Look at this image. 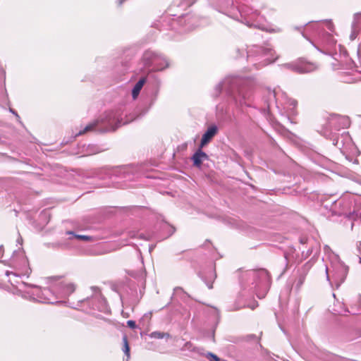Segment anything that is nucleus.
I'll return each instance as SVG.
<instances>
[{
	"instance_id": "nucleus-1",
	"label": "nucleus",
	"mask_w": 361,
	"mask_h": 361,
	"mask_svg": "<svg viewBox=\"0 0 361 361\" xmlns=\"http://www.w3.org/2000/svg\"><path fill=\"white\" fill-rule=\"evenodd\" d=\"M216 94L218 95L221 90H225L228 95L240 105L247 104L251 96L250 90L242 85L241 81L237 78H226L216 87Z\"/></svg>"
},
{
	"instance_id": "nucleus-2",
	"label": "nucleus",
	"mask_w": 361,
	"mask_h": 361,
	"mask_svg": "<svg viewBox=\"0 0 361 361\" xmlns=\"http://www.w3.org/2000/svg\"><path fill=\"white\" fill-rule=\"evenodd\" d=\"M121 126L119 115L117 112L109 111L100 118L89 123L82 130L75 133V137L82 135L87 132L96 130L101 133L116 130Z\"/></svg>"
},
{
	"instance_id": "nucleus-3",
	"label": "nucleus",
	"mask_w": 361,
	"mask_h": 361,
	"mask_svg": "<svg viewBox=\"0 0 361 361\" xmlns=\"http://www.w3.org/2000/svg\"><path fill=\"white\" fill-rule=\"evenodd\" d=\"M331 269H326V278L329 281V273L331 274L333 282L336 288H339L341 283L345 281L348 274V267L341 262H337L331 265Z\"/></svg>"
},
{
	"instance_id": "nucleus-4",
	"label": "nucleus",
	"mask_w": 361,
	"mask_h": 361,
	"mask_svg": "<svg viewBox=\"0 0 361 361\" xmlns=\"http://www.w3.org/2000/svg\"><path fill=\"white\" fill-rule=\"evenodd\" d=\"M142 59L147 66H154L157 71H162L169 66V62L162 55L153 51H147L142 56Z\"/></svg>"
},
{
	"instance_id": "nucleus-5",
	"label": "nucleus",
	"mask_w": 361,
	"mask_h": 361,
	"mask_svg": "<svg viewBox=\"0 0 361 361\" xmlns=\"http://www.w3.org/2000/svg\"><path fill=\"white\" fill-rule=\"evenodd\" d=\"M254 276L258 279V282L256 285L257 295L259 298H263L265 293L268 290L269 285V276L268 272L264 269H261L257 271L253 272Z\"/></svg>"
},
{
	"instance_id": "nucleus-6",
	"label": "nucleus",
	"mask_w": 361,
	"mask_h": 361,
	"mask_svg": "<svg viewBox=\"0 0 361 361\" xmlns=\"http://www.w3.org/2000/svg\"><path fill=\"white\" fill-rule=\"evenodd\" d=\"M294 71L299 73H306L317 69V66L314 63L301 60L294 64L288 65Z\"/></svg>"
},
{
	"instance_id": "nucleus-7",
	"label": "nucleus",
	"mask_w": 361,
	"mask_h": 361,
	"mask_svg": "<svg viewBox=\"0 0 361 361\" xmlns=\"http://www.w3.org/2000/svg\"><path fill=\"white\" fill-rule=\"evenodd\" d=\"M257 51L260 53V58H264L263 66H267V64L273 63L277 59V56H275V52L272 50L271 47H267L257 48Z\"/></svg>"
},
{
	"instance_id": "nucleus-8",
	"label": "nucleus",
	"mask_w": 361,
	"mask_h": 361,
	"mask_svg": "<svg viewBox=\"0 0 361 361\" xmlns=\"http://www.w3.org/2000/svg\"><path fill=\"white\" fill-rule=\"evenodd\" d=\"M37 294L39 298V301L41 302L51 304L57 302V301H55L53 299V294L49 288H44L42 290H39V293H37Z\"/></svg>"
},
{
	"instance_id": "nucleus-9",
	"label": "nucleus",
	"mask_w": 361,
	"mask_h": 361,
	"mask_svg": "<svg viewBox=\"0 0 361 361\" xmlns=\"http://www.w3.org/2000/svg\"><path fill=\"white\" fill-rule=\"evenodd\" d=\"M217 133V128L215 126H210L207 131L203 134L201 142H200V148H202L204 145H206L210 140L213 138V137Z\"/></svg>"
},
{
	"instance_id": "nucleus-10",
	"label": "nucleus",
	"mask_w": 361,
	"mask_h": 361,
	"mask_svg": "<svg viewBox=\"0 0 361 361\" xmlns=\"http://www.w3.org/2000/svg\"><path fill=\"white\" fill-rule=\"evenodd\" d=\"M207 159V154L202 150V148H200V147L192 157L194 166L198 168L201 166L202 161Z\"/></svg>"
},
{
	"instance_id": "nucleus-11",
	"label": "nucleus",
	"mask_w": 361,
	"mask_h": 361,
	"mask_svg": "<svg viewBox=\"0 0 361 361\" xmlns=\"http://www.w3.org/2000/svg\"><path fill=\"white\" fill-rule=\"evenodd\" d=\"M146 82V78H142L135 85L133 90H132V97L134 99H135L140 94V90H142L143 85Z\"/></svg>"
},
{
	"instance_id": "nucleus-12",
	"label": "nucleus",
	"mask_w": 361,
	"mask_h": 361,
	"mask_svg": "<svg viewBox=\"0 0 361 361\" xmlns=\"http://www.w3.org/2000/svg\"><path fill=\"white\" fill-rule=\"evenodd\" d=\"M61 295L62 296H67L71 294L75 291V286L73 283H61Z\"/></svg>"
},
{
	"instance_id": "nucleus-13",
	"label": "nucleus",
	"mask_w": 361,
	"mask_h": 361,
	"mask_svg": "<svg viewBox=\"0 0 361 361\" xmlns=\"http://www.w3.org/2000/svg\"><path fill=\"white\" fill-rule=\"evenodd\" d=\"M123 350L126 355L127 356V358L128 359L130 357V348L128 342L127 337L125 336L123 338Z\"/></svg>"
},
{
	"instance_id": "nucleus-14",
	"label": "nucleus",
	"mask_w": 361,
	"mask_h": 361,
	"mask_svg": "<svg viewBox=\"0 0 361 361\" xmlns=\"http://www.w3.org/2000/svg\"><path fill=\"white\" fill-rule=\"evenodd\" d=\"M67 234L68 235H72L74 238L78 239V240H85V241H88V240H90L92 239V237L90 236V235H75L73 233V232L72 231H68L67 232Z\"/></svg>"
},
{
	"instance_id": "nucleus-15",
	"label": "nucleus",
	"mask_w": 361,
	"mask_h": 361,
	"mask_svg": "<svg viewBox=\"0 0 361 361\" xmlns=\"http://www.w3.org/2000/svg\"><path fill=\"white\" fill-rule=\"evenodd\" d=\"M164 336H169V334H164L160 331H154L151 334V337L155 338H163Z\"/></svg>"
},
{
	"instance_id": "nucleus-16",
	"label": "nucleus",
	"mask_w": 361,
	"mask_h": 361,
	"mask_svg": "<svg viewBox=\"0 0 361 361\" xmlns=\"http://www.w3.org/2000/svg\"><path fill=\"white\" fill-rule=\"evenodd\" d=\"M287 104L288 105L290 110L293 111L295 109V107L297 106L298 102L294 99H288V102H287Z\"/></svg>"
},
{
	"instance_id": "nucleus-17",
	"label": "nucleus",
	"mask_w": 361,
	"mask_h": 361,
	"mask_svg": "<svg viewBox=\"0 0 361 361\" xmlns=\"http://www.w3.org/2000/svg\"><path fill=\"white\" fill-rule=\"evenodd\" d=\"M206 357L210 360V361H220V359L214 354L212 353H207L206 355Z\"/></svg>"
},
{
	"instance_id": "nucleus-18",
	"label": "nucleus",
	"mask_w": 361,
	"mask_h": 361,
	"mask_svg": "<svg viewBox=\"0 0 361 361\" xmlns=\"http://www.w3.org/2000/svg\"><path fill=\"white\" fill-rule=\"evenodd\" d=\"M127 324L131 329H135L136 327L135 322L133 320H128L127 322Z\"/></svg>"
},
{
	"instance_id": "nucleus-19",
	"label": "nucleus",
	"mask_w": 361,
	"mask_h": 361,
	"mask_svg": "<svg viewBox=\"0 0 361 361\" xmlns=\"http://www.w3.org/2000/svg\"><path fill=\"white\" fill-rule=\"evenodd\" d=\"M353 32H352V33L350 35V39L351 40L355 39L356 38V36H357V34H356V32H355V28L354 26H353Z\"/></svg>"
},
{
	"instance_id": "nucleus-20",
	"label": "nucleus",
	"mask_w": 361,
	"mask_h": 361,
	"mask_svg": "<svg viewBox=\"0 0 361 361\" xmlns=\"http://www.w3.org/2000/svg\"><path fill=\"white\" fill-rule=\"evenodd\" d=\"M264 61V59L262 61H259V65H258L259 66H257V68H259V67H261V66H263Z\"/></svg>"
},
{
	"instance_id": "nucleus-21",
	"label": "nucleus",
	"mask_w": 361,
	"mask_h": 361,
	"mask_svg": "<svg viewBox=\"0 0 361 361\" xmlns=\"http://www.w3.org/2000/svg\"><path fill=\"white\" fill-rule=\"evenodd\" d=\"M329 43L331 44V45H333L335 44V41L333 39H329Z\"/></svg>"
},
{
	"instance_id": "nucleus-22",
	"label": "nucleus",
	"mask_w": 361,
	"mask_h": 361,
	"mask_svg": "<svg viewBox=\"0 0 361 361\" xmlns=\"http://www.w3.org/2000/svg\"><path fill=\"white\" fill-rule=\"evenodd\" d=\"M3 255V249L1 247H0V258L2 257Z\"/></svg>"
},
{
	"instance_id": "nucleus-23",
	"label": "nucleus",
	"mask_w": 361,
	"mask_h": 361,
	"mask_svg": "<svg viewBox=\"0 0 361 361\" xmlns=\"http://www.w3.org/2000/svg\"><path fill=\"white\" fill-rule=\"evenodd\" d=\"M6 274L7 276H9L10 274L16 275V274H13V272H10V271H6Z\"/></svg>"
},
{
	"instance_id": "nucleus-24",
	"label": "nucleus",
	"mask_w": 361,
	"mask_h": 361,
	"mask_svg": "<svg viewBox=\"0 0 361 361\" xmlns=\"http://www.w3.org/2000/svg\"><path fill=\"white\" fill-rule=\"evenodd\" d=\"M257 306V304H254L252 305V306H250V307L252 309V310H254L255 308V307Z\"/></svg>"
},
{
	"instance_id": "nucleus-25",
	"label": "nucleus",
	"mask_w": 361,
	"mask_h": 361,
	"mask_svg": "<svg viewBox=\"0 0 361 361\" xmlns=\"http://www.w3.org/2000/svg\"><path fill=\"white\" fill-rule=\"evenodd\" d=\"M118 1L119 4H121L123 0H118Z\"/></svg>"
},
{
	"instance_id": "nucleus-26",
	"label": "nucleus",
	"mask_w": 361,
	"mask_h": 361,
	"mask_svg": "<svg viewBox=\"0 0 361 361\" xmlns=\"http://www.w3.org/2000/svg\"><path fill=\"white\" fill-rule=\"evenodd\" d=\"M251 53H252V52H251V51H249V57H250V56H251V54H252Z\"/></svg>"
},
{
	"instance_id": "nucleus-27",
	"label": "nucleus",
	"mask_w": 361,
	"mask_h": 361,
	"mask_svg": "<svg viewBox=\"0 0 361 361\" xmlns=\"http://www.w3.org/2000/svg\"><path fill=\"white\" fill-rule=\"evenodd\" d=\"M20 240L22 241V238L18 240V243H20Z\"/></svg>"
},
{
	"instance_id": "nucleus-28",
	"label": "nucleus",
	"mask_w": 361,
	"mask_h": 361,
	"mask_svg": "<svg viewBox=\"0 0 361 361\" xmlns=\"http://www.w3.org/2000/svg\"><path fill=\"white\" fill-rule=\"evenodd\" d=\"M357 16H361V14H357Z\"/></svg>"
}]
</instances>
